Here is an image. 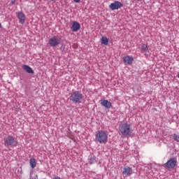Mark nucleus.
Instances as JSON below:
<instances>
[{
    "label": "nucleus",
    "mask_w": 179,
    "mask_h": 179,
    "mask_svg": "<svg viewBox=\"0 0 179 179\" xmlns=\"http://www.w3.org/2000/svg\"><path fill=\"white\" fill-rule=\"evenodd\" d=\"M132 134V127L128 123H124L120 126L119 135H121L122 138L129 136Z\"/></svg>",
    "instance_id": "1"
},
{
    "label": "nucleus",
    "mask_w": 179,
    "mask_h": 179,
    "mask_svg": "<svg viewBox=\"0 0 179 179\" xmlns=\"http://www.w3.org/2000/svg\"><path fill=\"white\" fill-rule=\"evenodd\" d=\"M95 139L98 143L106 144L108 141V134L103 130H99L95 135Z\"/></svg>",
    "instance_id": "2"
},
{
    "label": "nucleus",
    "mask_w": 179,
    "mask_h": 179,
    "mask_svg": "<svg viewBox=\"0 0 179 179\" xmlns=\"http://www.w3.org/2000/svg\"><path fill=\"white\" fill-rule=\"evenodd\" d=\"M16 15L18 19L19 23H20L21 24H24V23H26V15H24L23 12H17Z\"/></svg>",
    "instance_id": "8"
},
{
    "label": "nucleus",
    "mask_w": 179,
    "mask_h": 179,
    "mask_svg": "<svg viewBox=\"0 0 179 179\" xmlns=\"http://www.w3.org/2000/svg\"><path fill=\"white\" fill-rule=\"evenodd\" d=\"M29 164L31 169H35V167L37 166V162L36 161V159L31 158L29 161Z\"/></svg>",
    "instance_id": "14"
},
{
    "label": "nucleus",
    "mask_w": 179,
    "mask_h": 179,
    "mask_svg": "<svg viewBox=\"0 0 179 179\" xmlns=\"http://www.w3.org/2000/svg\"><path fill=\"white\" fill-rule=\"evenodd\" d=\"M122 6H124V5L121 2L115 1L110 4L109 8L111 10H117L118 9H121Z\"/></svg>",
    "instance_id": "6"
},
{
    "label": "nucleus",
    "mask_w": 179,
    "mask_h": 179,
    "mask_svg": "<svg viewBox=\"0 0 179 179\" xmlns=\"http://www.w3.org/2000/svg\"><path fill=\"white\" fill-rule=\"evenodd\" d=\"M83 99V94L79 91H74L71 94L70 100L73 103H80Z\"/></svg>",
    "instance_id": "3"
},
{
    "label": "nucleus",
    "mask_w": 179,
    "mask_h": 179,
    "mask_svg": "<svg viewBox=\"0 0 179 179\" xmlns=\"http://www.w3.org/2000/svg\"><path fill=\"white\" fill-rule=\"evenodd\" d=\"M4 145L9 148H16L17 146V141L13 136H8L4 138Z\"/></svg>",
    "instance_id": "4"
},
{
    "label": "nucleus",
    "mask_w": 179,
    "mask_h": 179,
    "mask_svg": "<svg viewBox=\"0 0 179 179\" xmlns=\"http://www.w3.org/2000/svg\"><path fill=\"white\" fill-rule=\"evenodd\" d=\"M15 2H16V0H11L10 5L12 6L13 5H15Z\"/></svg>",
    "instance_id": "20"
},
{
    "label": "nucleus",
    "mask_w": 179,
    "mask_h": 179,
    "mask_svg": "<svg viewBox=\"0 0 179 179\" xmlns=\"http://www.w3.org/2000/svg\"><path fill=\"white\" fill-rule=\"evenodd\" d=\"M149 50V48L148 47V45L143 44L141 45V52H146Z\"/></svg>",
    "instance_id": "16"
},
{
    "label": "nucleus",
    "mask_w": 179,
    "mask_h": 179,
    "mask_svg": "<svg viewBox=\"0 0 179 179\" xmlns=\"http://www.w3.org/2000/svg\"><path fill=\"white\" fill-rule=\"evenodd\" d=\"M101 105L103 106V107H106V108H111L112 107L111 102L108 101L107 99L101 100Z\"/></svg>",
    "instance_id": "10"
},
{
    "label": "nucleus",
    "mask_w": 179,
    "mask_h": 179,
    "mask_svg": "<svg viewBox=\"0 0 179 179\" xmlns=\"http://www.w3.org/2000/svg\"><path fill=\"white\" fill-rule=\"evenodd\" d=\"M53 179H61L59 176H55Z\"/></svg>",
    "instance_id": "22"
},
{
    "label": "nucleus",
    "mask_w": 179,
    "mask_h": 179,
    "mask_svg": "<svg viewBox=\"0 0 179 179\" xmlns=\"http://www.w3.org/2000/svg\"><path fill=\"white\" fill-rule=\"evenodd\" d=\"M94 162H96V159H94V158H91L89 161L90 164H93V163H94Z\"/></svg>",
    "instance_id": "18"
},
{
    "label": "nucleus",
    "mask_w": 179,
    "mask_h": 179,
    "mask_svg": "<svg viewBox=\"0 0 179 179\" xmlns=\"http://www.w3.org/2000/svg\"><path fill=\"white\" fill-rule=\"evenodd\" d=\"M122 174L124 176H131L132 174V168L126 166L123 169Z\"/></svg>",
    "instance_id": "12"
},
{
    "label": "nucleus",
    "mask_w": 179,
    "mask_h": 179,
    "mask_svg": "<svg viewBox=\"0 0 179 179\" xmlns=\"http://www.w3.org/2000/svg\"><path fill=\"white\" fill-rule=\"evenodd\" d=\"M101 44L103 45H108V38L106 36H103L101 41Z\"/></svg>",
    "instance_id": "15"
},
{
    "label": "nucleus",
    "mask_w": 179,
    "mask_h": 179,
    "mask_svg": "<svg viewBox=\"0 0 179 179\" xmlns=\"http://www.w3.org/2000/svg\"><path fill=\"white\" fill-rule=\"evenodd\" d=\"M166 169H173L177 166V158H171L164 164Z\"/></svg>",
    "instance_id": "5"
},
{
    "label": "nucleus",
    "mask_w": 179,
    "mask_h": 179,
    "mask_svg": "<svg viewBox=\"0 0 179 179\" xmlns=\"http://www.w3.org/2000/svg\"><path fill=\"white\" fill-rule=\"evenodd\" d=\"M49 44L50 47H57L59 44H61V39L53 36L49 40Z\"/></svg>",
    "instance_id": "7"
},
{
    "label": "nucleus",
    "mask_w": 179,
    "mask_h": 179,
    "mask_svg": "<svg viewBox=\"0 0 179 179\" xmlns=\"http://www.w3.org/2000/svg\"><path fill=\"white\" fill-rule=\"evenodd\" d=\"M123 62L124 65H131L134 62V57L132 56H125L123 57Z\"/></svg>",
    "instance_id": "9"
},
{
    "label": "nucleus",
    "mask_w": 179,
    "mask_h": 179,
    "mask_svg": "<svg viewBox=\"0 0 179 179\" xmlns=\"http://www.w3.org/2000/svg\"><path fill=\"white\" fill-rule=\"evenodd\" d=\"M23 69L24 71H27V73H34V71H33V69L27 65H23Z\"/></svg>",
    "instance_id": "13"
},
{
    "label": "nucleus",
    "mask_w": 179,
    "mask_h": 179,
    "mask_svg": "<svg viewBox=\"0 0 179 179\" xmlns=\"http://www.w3.org/2000/svg\"><path fill=\"white\" fill-rule=\"evenodd\" d=\"M73 1L76 3H79V2H80V0H73Z\"/></svg>",
    "instance_id": "21"
},
{
    "label": "nucleus",
    "mask_w": 179,
    "mask_h": 179,
    "mask_svg": "<svg viewBox=\"0 0 179 179\" xmlns=\"http://www.w3.org/2000/svg\"><path fill=\"white\" fill-rule=\"evenodd\" d=\"M71 29L72 31H79L80 30V24L76 21L73 22Z\"/></svg>",
    "instance_id": "11"
},
{
    "label": "nucleus",
    "mask_w": 179,
    "mask_h": 179,
    "mask_svg": "<svg viewBox=\"0 0 179 179\" xmlns=\"http://www.w3.org/2000/svg\"><path fill=\"white\" fill-rule=\"evenodd\" d=\"M172 138L176 141V142H179V134H172Z\"/></svg>",
    "instance_id": "17"
},
{
    "label": "nucleus",
    "mask_w": 179,
    "mask_h": 179,
    "mask_svg": "<svg viewBox=\"0 0 179 179\" xmlns=\"http://www.w3.org/2000/svg\"><path fill=\"white\" fill-rule=\"evenodd\" d=\"M134 1H141V0H134Z\"/></svg>",
    "instance_id": "24"
},
{
    "label": "nucleus",
    "mask_w": 179,
    "mask_h": 179,
    "mask_svg": "<svg viewBox=\"0 0 179 179\" xmlns=\"http://www.w3.org/2000/svg\"><path fill=\"white\" fill-rule=\"evenodd\" d=\"M0 29H2V24L0 23Z\"/></svg>",
    "instance_id": "23"
},
{
    "label": "nucleus",
    "mask_w": 179,
    "mask_h": 179,
    "mask_svg": "<svg viewBox=\"0 0 179 179\" xmlns=\"http://www.w3.org/2000/svg\"><path fill=\"white\" fill-rule=\"evenodd\" d=\"M38 177L37 176V175H31L30 176V178L29 179H38Z\"/></svg>",
    "instance_id": "19"
}]
</instances>
